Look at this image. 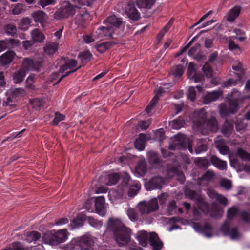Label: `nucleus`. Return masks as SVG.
<instances>
[{
    "instance_id": "nucleus-1",
    "label": "nucleus",
    "mask_w": 250,
    "mask_h": 250,
    "mask_svg": "<svg viewBox=\"0 0 250 250\" xmlns=\"http://www.w3.org/2000/svg\"><path fill=\"white\" fill-rule=\"evenodd\" d=\"M107 228L114 233V239L119 246H129L128 250H142L134 245V242L130 240V229L125 227L121 220L111 218L108 220Z\"/></svg>"
},
{
    "instance_id": "nucleus-2",
    "label": "nucleus",
    "mask_w": 250,
    "mask_h": 250,
    "mask_svg": "<svg viewBox=\"0 0 250 250\" xmlns=\"http://www.w3.org/2000/svg\"><path fill=\"white\" fill-rule=\"evenodd\" d=\"M104 24L96 31L94 35L95 39L104 40L112 38L117 29L123 26L124 23L121 19L113 15L108 17Z\"/></svg>"
},
{
    "instance_id": "nucleus-3",
    "label": "nucleus",
    "mask_w": 250,
    "mask_h": 250,
    "mask_svg": "<svg viewBox=\"0 0 250 250\" xmlns=\"http://www.w3.org/2000/svg\"><path fill=\"white\" fill-rule=\"evenodd\" d=\"M74 3L70 4L65 2L59 11L54 14V18L56 19H61L74 15L77 9L81 6L88 5L89 3L85 0H71Z\"/></svg>"
},
{
    "instance_id": "nucleus-4",
    "label": "nucleus",
    "mask_w": 250,
    "mask_h": 250,
    "mask_svg": "<svg viewBox=\"0 0 250 250\" xmlns=\"http://www.w3.org/2000/svg\"><path fill=\"white\" fill-rule=\"evenodd\" d=\"M197 114L199 118V120L193 125V128L195 130H201V133L203 134H205L204 131L205 128L213 132L217 130V121L214 118H211L209 120L206 121V119L208 117V115L204 109L198 112Z\"/></svg>"
},
{
    "instance_id": "nucleus-5",
    "label": "nucleus",
    "mask_w": 250,
    "mask_h": 250,
    "mask_svg": "<svg viewBox=\"0 0 250 250\" xmlns=\"http://www.w3.org/2000/svg\"><path fill=\"white\" fill-rule=\"evenodd\" d=\"M69 235L66 229H60L57 231L52 230L44 234L42 240L44 243L51 246H57L65 242Z\"/></svg>"
},
{
    "instance_id": "nucleus-6",
    "label": "nucleus",
    "mask_w": 250,
    "mask_h": 250,
    "mask_svg": "<svg viewBox=\"0 0 250 250\" xmlns=\"http://www.w3.org/2000/svg\"><path fill=\"white\" fill-rule=\"evenodd\" d=\"M240 93L234 90L232 92L231 96L229 98V107L225 104H221L220 106V112L222 116H225L228 113H234L237 111L238 104L240 99Z\"/></svg>"
},
{
    "instance_id": "nucleus-7",
    "label": "nucleus",
    "mask_w": 250,
    "mask_h": 250,
    "mask_svg": "<svg viewBox=\"0 0 250 250\" xmlns=\"http://www.w3.org/2000/svg\"><path fill=\"white\" fill-rule=\"evenodd\" d=\"M77 62L75 60L71 59L67 61L60 69L59 72H55L51 76L52 80L59 78L57 83L70 73L75 72L78 68L74 69L77 65Z\"/></svg>"
},
{
    "instance_id": "nucleus-8",
    "label": "nucleus",
    "mask_w": 250,
    "mask_h": 250,
    "mask_svg": "<svg viewBox=\"0 0 250 250\" xmlns=\"http://www.w3.org/2000/svg\"><path fill=\"white\" fill-rule=\"evenodd\" d=\"M169 147L171 149L188 148L191 153H193L191 142L183 134H178L172 138Z\"/></svg>"
},
{
    "instance_id": "nucleus-9",
    "label": "nucleus",
    "mask_w": 250,
    "mask_h": 250,
    "mask_svg": "<svg viewBox=\"0 0 250 250\" xmlns=\"http://www.w3.org/2000/svg\"><path fill=\"white\" fill-rule=\"evenodd\" d=\"M139 207L141 214H148L158 208V200L156 198H154L148 202H141Z\"/></svg>"
},
{
    "instance_id": "nucleus-10",
    "label": "nucleus",
    "mask_w": 250,
    "mask_h": 250,
    "mask_svg": "<svg viewBox=\"0 0 250 250\" xmlns=\"http://www.w3.org/2000/svg\"><path fill=\"white\" fill-rule=\"evenodd\" d=\"M76 239L77 245L80 247L81 250H87V249L92 248L94 245V238L89 235H85L81 237H77Z\"/></svg>"
},
{
    "instance_id": "nucleus-11",
    "label": "nucleus",
    "mask_w": 250,
    "mask_h": 250,
    "mask_svg": "<svg viewBox=\"0 0 250 250\" xmlns=\"http://www.w3.org/2000/svg\"><path fill=\"white\" fill-rule=\"evenodd\" d=\"M169 84L170 85V86H172V84L168 83L164 84L163 87H160L158 89L155 94V95L154 96V97L150 102L149 105L146 107L145 109V111L146 113L148 114L149 112H150V111L155 105L156 103L158 101L159 97L161 95V94L163 93L168 91L167 90L168 89V87H167V85H169Z\"/></svg>"
},
{
    "instance_id": "nucleus-12",
    "label": "nucleus",
    "mask_w": 250,
    "mask_h": 250,
    "mask_svg": "<svg viewBox=\"0 0 250 250\" xmlns=\"http://www.w3.org/2000/svg\"><path fill=\"white\" fill-rule=\"evenodd\" d=\"M221 231L225 235H229L232 240H236L240 237L237 229L233 228L230 229L229 225L227 222L222 225Z\"/></svg>"
},
{
    "instance_id": "nucleus-13",
    "label": "nucleus",
    "mask_w": 250,
    "mask_h": 250,
    "mask_svg": "<svg viewBox=\"0 0 250 250\" xmlns=\"http://www.w3.org/2000/svg\"><path fill=\"white\" fill-rule=\"evenodd\" d=\"M198 202L197 203V207H195L193 210L194 215L196 218V219H198L200 215L199 214V210L197 208L198 207L199 209L205 213H208V205L205 203L203 200L200 198L198 197Z\"/></svg>"
},
{
    "instance_id": "nucleus-14",
    "label": "nucleus",
    "mask_w": 250,
    "mask_h": 250,
    "mask_svg": "<svg viewBox=\"0 0 250 250\" xmlns=\"http://www.w3.org/2000/svg\"><path fill=\"white\" fill-rule=\"evenodd\" d=\"M238 65L235 66L234 64L232 65V68L233 69L237 72L236 73V75H237V76L238 78V81L233 80V79H229L228 80L226 83H224V86L225 87H228L230 86L233 85H235L237 83V82L238 81H240L242 76V65L241 63L240 62H237Z\"/></svg>"
},
{
    "instance_id": "nucleus-15",
    "label": "nucleus",
    "mask_w": 250,
    "mask_h": 250,
    "mask_svg": "<svg viewBox=\"0 0 250 250\" xmlns=\"http://www.w3.org/2000/svg\"><path fill=\"white\" fill-rule=\"evenodd\" d=\"M41 66V63L40 62H34L32 60L28 58H26L24 60L22 67L23 70H25L26 72L29 70H39Z\"/></svg>"
},
{
    "instance_id": "nucleus-16",
    "label": "nucleus",
    "mask_w": 250,
    "mask_h": 250,
    "mask_svg": "<svg viewBox=\"0 0 250 250\" xmlns=\"http://www.w3.org/2000/svg\"><path fill=\"white\" fill-rule=\"evenodd\" d=\"M188 75L189 79L193 80L195 83L201 81L203 79V76L196 73L195 65L192 62L189 63L188 65Z\"/></svg>"
},
{
    "instance_id": "nucleus-17",
    "label": "nucleus",
    "mask_w": 250,
    "mask_h": 250,
    "mask_svg": "<svg viewBox=\"0 0 250 250\" xmlns=\"http://www.w3.org/2000/svg\"><path fill=\"white\" fill-rule=\"evenodd\" d=\"M149 242L154 250H160L163 246V243L159 240L157 234L152 232L149 234Z\"/></svg>"
},
{
    "instance_id": "nucleus-18",
    "label": "nucleus",
    "mask_w": 250,
    "mask_h": 250,
    "mask_svg": "<svg viewBox=\"0 0 250 250\" xmlns=\"http://www.w3.org/2000/svg\"><path fill=\"white\" fill-rule=\"evenodd\" d=\"M240 11L241 7L236 6L229 10L225 16V18L228 21L232 22L238 17Z\"/></svg>"
},
{
    "instance_id": "nucleus-19",
    "label": "nucleus",
    "mask_w": 250,
    "mask_h": 250,
    "mask_svg": "<svg viewBox=\"0 0 250 250\" xmlns=\"http://www.w3.org/2000/svg\"><path fill=\"white\" fill-rule=\"evenodd\" d=\"M95 202L96 212L100 215L104 216L105 213L104 208V198L103 196L97 197L95 199Z\"/></svg>"
},
{
    "instance_id": "nucleus-20",
    "label": "nucleus",
    "mask_w": 250,
    "mask_h": 250,
    "mask_svg": "<svg viewBox=\"0 0 250 250\" xmlns=\"http://www.w3.org/2000/svg\"><path fill=\"white\" fill-rule=\"evenodd\" d=\"M149 139L150 136L146 134H140L138 138L135 142L134 145L135 147L140 151L144 150L146 141Z\"/></svg>"
},
{
    "instance_id": "nucleus-21",
    "label": "nucleus",
    "mask_w": 250,
    "mask_h": 250,
    "mask_svg": "<svg viewBox=\"0 0 250 250\" xmlns=\"http://www.w3.org/2000/svg\"><path fill=\"white\" fill-rule=\"evenodd\" d=\"M15 56V53L11 51H7L0 56V62L2 65L10 63Z\"/></svg>"
},
{
    "instance_id": "nucleus-22",
    "label": "nucleus",
    "mask_w": 250,
    "mask_h": 250,
    "mask_svg": "<svg viewBox=\"0 0 250 250\" xmlns=\"http://www.w3.org/2000/svg\"><path fill=\"white\" fill-rule=\"evenodd\" d=\"M58 49V44L57 42H48L43 47L44 54L51 55L55 53Z\"/></svg>"
},
{
    "instance_id": "nucleus-23",
    "label": "nucleus",
    "mask_w": 250,
    "mask_h": 250,
    "mask_svg": "<svg viewBox=\"0 0 250 250\" xmlns=\"http://www.w3.org/2000/svg\"><path fill=\"white\" fill-rule=\"evenodd\" d=\"M208 195L212 199H216L218 201L222 204L226 206L228 204V200L225 197L221 195L218 194L215 191L212 189H208L207 191Z\"/></svg>"
},
{
    "instance_id": "nucleus-24",
    "label": "nucleus",
    "mask_w": 250,
    "mask_h": 250,
    "mask_svg": "<svg viewBox=\"0 0 250 250\" xmlns=\"http://www.w3.org/2000/svg\"><path fill=\"white\" fill-rule=\"evenodd\" d=\"M31 37L34 42H41L45 40V36L38 29H35L31 32Z\"/></svg>"
},
{
    "instance_id": "nucleus-25",
    "label": "nucleus",
    "mask_w": 250,
    "mask_h": 250,
    "mask_svg": "<svg viewBox=\"0 0 250 250\" xmlns=\"http://www.w3.org/2000/svg\"><path fill=\"white\" fill-rule=\"evenodd\" d=\"M221 94L222 93L220 91H216L207 93L204 98V104H208L211 102L216 101L219 98Z\"/></svg>"
},
{
    "instance_id": "nucleus-26",
    "label": "nucleus",
    "mask_w": 250,
    "mask_h": 250,
    "mask_svg": "<svg viewBox=\"0 0 250 250\" xmlns=\"http://www.w3.org/2000/svg\"><path fill=\"white\" fill-rule=\"evenodd\" d=\"M125 12L128 17L132 20H138L140 16V13L137 10L130 4H128V8L126 9Z\"/></svg>"
},
{
    "instance_id": "nucleus-27",
    "label": "nucleus",
    "mask_w": 250,
    "mask_h": 250,
    "mask_svg": "<svg viewBox=\"0 0 250 250\" xmlns=\"http://www.w3.org/2000/svg\"><path fill=\"white\" fill-rule=\"evenodd\" d=\"M32 16L36 22L43 24L47 20V16L42 11H38L32 13Z\"/></svg>"
},
{
    "instance_id": "nucleus-28",
    "label": "nucleus",
    "mask_w": 250,
    "mask_h": 250,
    "mask_svg": "<svg viewBox=\"0 0 250 250\" xmlns=\"http://www.w3.org/2000/svg\"><path fill=\"white\" fill-rule=\"evenodd\" d=\"M210 161L212 165L220 170H226L227 168V164L226 161L221 160L215 156H212Z\"/></svg>"
},
{
    "instance_id": "nucleus-29",
    "label": "nucleus",
    "mask_w": 250,
    "mask_h": 250,
    "mask_svg": "<svg viewBox=\"0 0 250 250\" xmlns=\"http://www.w3.org/2000/svg\"><path fill=\"white\" fill-rule=\"evenodd\" d=\"M136 238L143 247H146L148 243V236L145 231H140L136 234Z\"/></svg>"
},
{
    "instance_id": "nucleus-30",
    "label": "nucleus",
    "mask_w": 250,
    "mask_h": 250,
    "mask_svg": "<svg viewBox=\"0 0 250 250\" xmlns=\"http://www.w3.org/2000/svg\"><path fill=\"white\" fill-rule=\"evenodd\" d=\"M156 2V0H137L136 5L140 8L150 9Z\"/></svg>"
},
{
    "instance_id": "nucleus-31",
    "label": "nucleus",
    "mask_w": 250,
    "mask_h": 250,
    "mask_svg": "<svg viewBox=\"0 0 250 250\" xmlns=\"http://www.w3.org/2000/svg\"><path fill=\"white\" fill-rule=\"evenodd\" d=\"M41 238V234L36 231L27 232L24 239L28 243L35 242Z\"/></svg>"
},
{
    "instance_id": "nucleus-32",
    "label": "nucleus",
    "mask_w": 250,
    "mask_h": 250,
    "mask_svg": "<svg viewBox=\"0 0 250 250\" xmlns=\"http://www.w3.org/2000/svg\"><path fill=\"white\" fill-rule=\"evenodd\" d=\"M18 42L14 39H9L0 41V52L7 48L11 47L13 45H17Z\"/></svg>"
},
{
    "instance_id": "nucleus-33",
    "label": "nucleus",
    "mask_w": 250,
    "mask_h": 250,
    "mask_svg": "<svg viewBox=\"0 0 250 250\" xmlns=\"http://www.w3.org/2000/svg\"><path fill=\"white\" fill-rule=\"evenodd\" d=\"M26 73L25 70H23L22 68H20L15 72L13 77L14 83H19L23 81L26 75Z\"/></svg>"
},
{
    "instance_id": "nucleus-34",
    "label": "nucleus",
    "mask_w": 250,
    "mask_h": 250,
    "mask_svg": "<svg viewBox=\"0 0 250 250\" xmlns=\"http://www.w3.org/2000/svg\"><path fill=\"white\" fill-rule=\"evenodd\" d=\"M184 71V68L181 65L174 66L171 69L170 76H172L175 81L182 75Z\"/></svg>"
},
{
    "instance_id": "nucleus-35",
    "label": "nucleus",
    "mask_w": 250,
    "mask_h": 250,
    "mask_svg": "<svg viewBox=\"0 0 250 250\" xmlns=\"http://www.w3.org/2000/svg\"><path fill=\"white\" fill-rule=\"evenodd\" d=\"M146 172V165L144 162L141 161L136 165L134 172L137 177L143 176Z\"/></svg>"
},
{
    "instance_id": "nucleus-36",
    "label": "nucleus",
    "mask_w": 250,
    "mask_h": 250,
    "mask_svg": "<svg viewBox=\"0 0 250 250\" xmlns=\"http://www.w3.org/2000/svg\"><path fill=\"white\" fill-rule=\"evenodd\" d=\"M193 228L196 232L203 233L204 236L207 237H210L211 236L210 234L206 233L207 230L210 229V226L208 225H206L202 228L197 224H193Z\"/></svg>"
},
{
    "instance_id": "nucleus-37",
    "label": "nucleus",
    "mask_w": 250,
    "mask_h": 250,
    "mask_svg": "<svg viewBox=\"0 0 250 250\" xmlns=\"http://www.w3.org/2000/svg\"><path fill=\"white\" fill-rule=\"evenodd\" d=\"M164 183L163 179L159 177L153 178L150 182V184L152 186V189L162 188Z\"/></svg>"
},
{
    "instance_id": "nucleus-38",
    "label": "nucleus",
    "mask_w": 250,
    "mask_h": 250,
    "mask_svg": "<svg viewBox=\"0 0 250 250\" xmlns=\"http://www.w3.org/2000/svg\"><path fill=\"white\" fill-rule=\"evenodd\" d=\"M108 197L110 201L114 204L120 202L123 197L122 195L118 194L117 191L114 190L109 191Z\"/></svg>"
},
{
    "instance_id": "nucleus-39",
    "label": "nucleus",
    "mask_w": 250,
    "mask_h": 250,
    "mask_svg": "<svg viewBox=\"0 0 250 250\" xmlns=\"http://www.w3.org/2000/svg\"><path fill=\"white\" fill-rule=\"evenodd\" d=\"M87 222V216L84 214H81L72 221L74 227H79L83 225L84 222Z\"/></svg>"
},
{
    "instance_id": "nucleus-40",
    "label": "nucleus",
    "mask_w": 250,
    "mask_h": 250,
    "mask_svg": "<svg viewBox=\"0 0 250 250\" xmlns=\"http://www.w3.org/2000/svg\"><path fill=\"white\" fill-rule=\"evenodd\" d=\"M141 188V185L139 182L135 181L132 186L130 188L128 195L130 197L135 196Z\"/></svg>"
},
{
    "instance_id": "nucleus-41",
    "label": "nucleus",
    "mask_w": 250,
    "mask_h": 250,
    "mask_svg": "<svg viewBox=\"0 0 250 250\" xmlns=\"http://www.w3.org/2000/svg\"><path fill=\"white\" fill-rule=\"evenodd\" d=\"M222 208L218 205L214 204L212 205L210 215L212 217H217L222 215Z\"/></svg>"
},
{
    "instance_id": "nucleus-42",
    "label": "nucleus",
    "mask_w": 250,
    "mask_h": 250,
    "mask_svg": "<svg viewBox=\"0 0 250 250\" xmlns=\"http://www.w3.org/2000/svg\"><path fill=\"white\" fill-rule=\"evenodd\" d=\"M31 23V20L28 18L21 19L19 23V27L21 30H26L28 29Z\"/></svg>"
},
{
    "instance_id": "nucleus-43",
    "label": "nucleus",
    "mask_w": 250,
    "mask_h": 250,
    "mask_svg": "<svg viewBox=\"0 0 250 250\" xmlns=\"http://www.w3.org/2000/svg\"><path fill=\"white\" fill-rule=\"evenodd\" d=\"M216 146L219 152L222 155H226L229 153V150L226 145L222 142L216 141Z\"/></svg>"
},
{
    "instance_id": "nucleus-44",
    "label": "nucleus",
    "mask_w": 250,
    "mask_h": 250,
    "mask_svg": "<svg viewBox=\"0 0 250 250\" xmlns=\"http://www.w3.org/2000/svg\"><path fill=\"white\" fill-rule=\"evenodd\" d=\"M184 121L182 118H179L173 120L170 123V125L172 128L178 129L181 128L184 124Z\"/></svg>"
},
{
    "instance_id": "nucleus-45",
    "label": "nucleus",
    "mask_w": 250,
    "mask_h": 250,
    "mask_svg": "<svg viewBox=\"0 0 250 250\" xmlns=\"http://www.w3.org/2000/svg\"><path fill=\"white\" fill-rule=\"evenodd\" d=\"M214 176V174L212 171H208L202 177L200 185L206 184L210 181Z\"/></svg>"
},
{
    "instance_id": "nucleus-46",
    "label": "nucleus",
    "mask_w": 250,
    "mask_h": 250,
    "mask_svg": "<svg viewBox=\"0 0 250 250\" xmlns=\"http://www.w3.org/2000/svg\"><path fill=\"white\" fill-rule=\"evenodd\" d=\"M87 222L97 229L100 228L102 226V222L101 221H98L90 216H87Z\"/></svg>"
},
{
    "instance_id": "nucleus-47",
    "label": "nucleus",
    "mask_w": 250,
    "mask_h": 250,
    "mask_svg": "<svg viewBox=\"0 0 250 250\" xmlns=\"http://www.w3.org/2000/svg\"><path fill=\"white\" fill-rule=\"evenodd\" d=\"M233 125L231 124L226 121L225 124L222 128V132L226 137L229 136V134L232 131Z\"/></svg>"
},
{
    "instance_id": "nucleus-48",
    "label": "nucleus",
    "mask_w": 250,
    "mask_h": 250,
    "mask_svg": "<svg viewBox=\"0 0 250 250\" xmlns=\"http://www.w3.org/2000/svg\"><path fill=\"white\" fill-rule=\"evenodd\" d=\"M173 22V20L171 19L167 24L163 28L158 34V37L159 39H161L169 29Z\"/></svg>"
},
{
    "instance_id": "nucleus-49",
    "label": "nucleus",
    "mask_w": 250,
    "mask_h": 250,
    "mask_svg": "<svg viewBox=\"0 0 250 250\" xmlns=\"http://www.w3.org/2000/svg\"><path fill=\"white\" fill-rule=\"evenodd\" d=\"M202 70L206 77L209 78L213 75V71L211 68L209 62H207L202 68Z\"/></svg>"
},
{
    "instance_id": "nucleus-50",
    "label": "nucleus",
    "mask_w": 250,
    "mask_h": 250,
    "mask_svg": "<svg viewBox=\"0 0 250 250\" xmlns=\"http://www.w3.org/2000/svg\"><path fill=\"white\" fill-rule=\"evenodd\" d=\"M92 57V54L89 51H84L81 53L79 55V58L83 62L89 60Z\"/></svg>"
},
{
    "instance_id": "nucleus-51",
    "label": "nucleus",
    "mask_w": 250,
    "mask_h": 250,
    "mask_svg": "<svg viewBox=\"0 0 250 250\" xmlns=\"http://www.w3.org/2000/svg\"><path fill=\"white\" fill-rule=\"evenodd\" d=\"M238 209L236 207H232L229 208L227 212V218L228 219H233L236 215L237 214Z\"/></svg>"
},
{
    "instance_id": "nucleus-52",
    "label": "nucleus",
    "mask_w": 250,
    "mask_h": 250,
    "mask_svg": "<svg viewBox=\"0 0 250 250\" xmlns=\"http://www.w3.org/2000/svg\"><path fill=\"white\" fill-rule=\"evenodd\" d=\"M24 5L21 4L13 5L12 13L14 15L20 14L24 10Z\"/></svg>"
},
{
    "instance_id": "nucleus-53",
    "label": "nucleus",
    "mask_w": 250,
    "mask_h": 250,
    "mask_svg": "<svg viewBox=\"0 0 250 250\" xmlns=\"http://www.w3.org/2000/svg\"><path fill=\"white\" fill-rule=\"evenodd\" d=\"M78 239H76V238L73 239L68 244L63 246L62 249L63 250H73L75 246L77 245V241Z\"/></svg>"
},
{
    "instance_id": "nucleus-54",
    "label": "nucleus",
    "mask_w": 250,
    "mask_h": 250,
    "mask_svg": "<svg viewBox=\"0 0 250 250\" xmlns=\"http://www.w3.org/2000/svg\"><path fill=\"white\" fill-rule=\"evenodd\" d=\"M238 156L243 160L250 161V154L241 148L237 151Z\"/></svg>"
},
{
    "instance_id": "nucleus-55",
    "label": "nucleus",
    "mask_w": 250,
    "mask_h": 250,
    "mask_svg": "<svg viewBox=\"0 0 250 250\" xmlns=\"http://www.w3.org/2000/svg\"><path fill=\"white\" fill-rule=\"evenodd\" d=\"M110 44L108 42H104L96 46L97 50L100 53H103L109 48Z\"/></svg>"
},
{
    "instance_id": "nucleus-56",
    "label": "nucleus",
    "mask_w": 250,
    "mask_h": 250,
    "mask_svg": "<svg viewBox=\"0 0 250 250\" xmlns=\"http://www.w3.org/2000/svg\"><path fill=\"white\" fill-rule=\"evenodd\" d=\"M119 176L118 174L113 173L109 175V181L107 185L111 186L115 184L119 179Z\"/></svg>"
},
{
    "instance_id": "nucleus-57",
    "label": "nucleus",
    "mask_w": 250,
    "mask_h": 250,
    "mask_svg": "<svg viewBox=\"0 0 250 250\" xmlns=\"http://www.w3.org/2000/svg\"><path fill=\"white\" fill-rule=\"evenodd\" d=\"M127 214L129 218L132 221H135L137 220V218H138L137 214L134 209H133L132 208L128 209L127 211Z\"/></svg>"
},
{
    "instance_id": "nucleus-58",
    "label": "nucleus",
    "mask_w": 250,
    "mask_h": 250,
    "mask_svg": "<svg viewBox=\"0 0 250 250\" xmlns=\"http://www.w3.org/2000/svg\"><path fill=\"white\" fill-rule=\"evenodd\" d=\"M35 77L33 75H30L26 79V87L31 89H35V86L33 84Z\"/></svg>"
},
{
    "instance_id": "nucleus-59",
    "label": "nucleus",
    "mask_w": 250,
    "mask_h": 250,
    "mask_svg": "<svg viewBox=\"0 0 250 250\" xmlns=\"http://www.w3.org/2000/svg\"><path fill=\"white\" fill-rule=\"evenodd\" d=\"M245 119L238 120L236 123V128L237 131H241L246 126V123H244Z\"/></svg>"
},
{
    "instance_id": "nucleus-60",
    "label": "nucleus",
    "mask_w": 250,
    "mask_h": 250,
    "mask_svg": "<svg viewBox=\"0 0 250 250\" xmlns=\"http://www.w3.org/2000/svg\"><path fill=\"white\" fill-rule=\"evenodd\" d=\"M229 47L230 50L235 51L236 53L238 54L241 52L239 47L233 41H230L229 42Z\"/></svg>"
},
{
    "instance_id": "nucleus-61",
    "label": "nucleus",
    "mask_w": 250,
    "mask_h": 250,
    "mask_svg": "<svg viewBox=\"0 0 250 250\" xmlns=\"http://www.w3.org/2000/svg\"><path fill=\"white\" fill-rule=\"evenodd\" d=\"M65 116L61 114L56 112L55 114V117L53 121V123L55 125H57L60 121L64 119Z\"/></svg>"
},
{
    "instance_id": "nucleus-62",
    "label": "nucleus",
    "mask_w": 250,
    "mask_h": 250,
    "mask_svg": "<svg viewBox=\"0 0 250 250\" xmlns=\"http://www.w3.org/2000/svg\"><path fill=\"white\" fill-rule=\"evenodd\" d=\"M148 156L151 163L153 164H157L160 162V160L158 158L157 155L155 152H150L148 154Z\"/></svg>"
},
{
    "instance_id": "nucleus-63",
    "label": "nucleus",
    "mask_w": 250,
    "mask_h": 250,
    "mask_svg": "<svg viewBox=\"0 0 250 250\" xmlns=\"http://www.w3.org/2000/svg\"><path fill=\"white\" fill-rule=\"evenodd\" d=\"M17 29L16 27L12 24H8L6 26L5 28L6 32L10 35H14L16 32Z\"/></svg>"
},
{
    "instance_id": "nucleus-64",
    "label": "nucleus",
    "mask_w": 250,
    "mask_h": 250,
    "mask_svg": "<svg viewBox=\"0 0 250 250\" xmlns=\"http://www.w3.org/2000/svg\"><path fill=\"white\" fill-rule=\"evenodd\" d=\"M233 31L236 34V38L239 40L243 41L246 39L244 33L239 29H234Z\"/></svg>"
}]
</instances>
